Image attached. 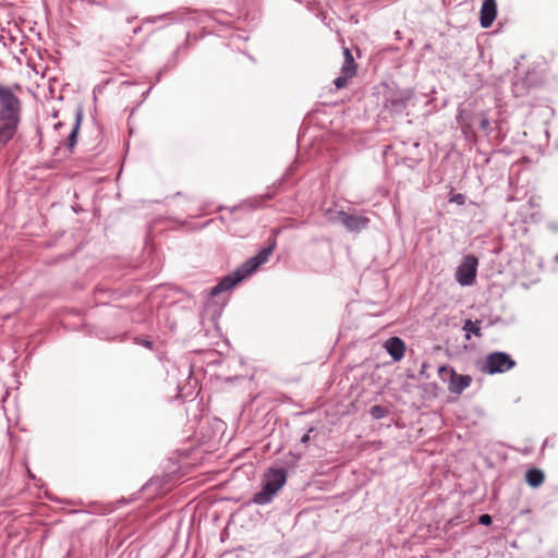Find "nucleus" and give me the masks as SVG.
Returning a JSON list of instances; mask_svg holds the SVG:
<instances>
[{
  "instance_id": "0eeeda50",
  "label": "nucleus",
  "mask_w": 558,
  "mask_h": 558,
  "mask_svg": "<svg viewBox=\"0 0 558 558\" xmlns=\"http://www.w3.org/2000/svg\"><path fill=\"white\" fill-rule=\"evenodd\" d=\"M439 375L441 377L448 375L450 377L448 389L452 393H461L464 389H466L471 383L472 378L469 375H458L454 369L450 366H440Z\"/></svg>"
},
{
  "instance_id": "aec40b11",
  "label": "nucleus",
  "mask_w": 558,
  "mask_h": 558,
  "mask_svg": "<svg viewBox=\"0 0 558 558\" xmlns=\"http://www.w3.org/2000/svg\"><path fill=\"white\" fill-rule=\"evenodd\" d=\"M312 430H313V428H311L305 435L302 436V438H301L302 444H307L310 441V433Z\"/></svg>"
},
{
  "instance_id": "2eb2a0df",
  "label": "nucleus",
  "mask_w": 558,
  "mask_h": 558,
  "mask_svg": "<svg viewBox=\"0 0 558 558\" xmlns=\"http://www.w3.org/2000/svg\"><path fill=\"white\" fill-rule=\"evenodd\" d=\"M463 330L466 332V338H470V333H473L476 337H482L481 332V322L480 320H471L468 319L464 323Z\"/></svg>"
},
{
  "instance_id": "f03ea898",
  "label": "nucleus",
  "mask_w": 558,
  "mask_h": 558,
  "mask_svg": "<svg viewBox=\"0 0 558 558\" xmlns=\"http://www.w3.org/2000/svg\"><path fill=\"white\" fill-rule=\"evenodd\" d=\"M287 482V471L282 468H270L263 476L262 489L253 496L252 501L259 506L272 501L277 493Z\"/></svg>"
},
{
  "instance_id": "20e7f679",
  "label": "nucleus",
  "mask_w": 558,
  "mask_h": 558,
  "mask_svg": "<svg viewBox=\"0 0 558 558\" xmlns=\"http://www.w3.org/2000/svg\"><path fill=\"white\" fill-rule=\"evenodd\" d=\"M515 365L512 357L505 352H494L487 355L484 364L482 365V372L486 374L505 373L511 369Z\"/></svg>"
},
{
  "instance_id": "f8f14e48",
  "label": "nucleus",
  "mask_w": 558,
  "mask_h": 558,
  "mask_svg": "<svg viewBox=\"0 0 558 558\" xmlns=\"http://www.w3.org/2000/svg\"><path fill=\"white\" fill-rule=\"evenodd\" d=\"M384 347L393 361H400L404 356L405 344L398 337L389 338Z\"/></svg>"
},
{
  "instance_id": "ddd939ff",
  "label": "nucleus",
  "mask_w": 558,
  "mask_h": 558,
  "mask_svg": "<svg viewBox=\"0 0 558 558\" xmlns=\"http://www.w3.org/2000/svg\"><path fill=\"white\" fill-rule=\"evenodd\" d=\"M82 120H83V110L82 108H78L75 112V123L73 125V129L69 135V148L72 149L75 144H76V141H77V134H78V131H80V128H81V124H82Z\"/></svg>"
},
{
  "instance_id": "9d476101",
  "label": "nucleus",
  "mask_w": 558,
  "mask_h": 558,
  "mask_svg": "<svg viewBox=\"0 0 558 558\" xmlns=\"http://www.w3.org/2000/svg\"><path fill=\"white\" fill-rule=\"evenodd\" d=\"M410 99L408 92H390L385 99V107L395 112H401Z\"/></svg>"
},
{
  "instance_id": "dca6fc26",
  "label": "nucleus",
  "mask_w": 558,
  "mask_h": 558,
  "mask_svg": "<svg viewBox=\"0 0 558 558\" xmlns=\"http://www.w3.org/2000/svg\"><path fill=\"white\" fill-rule=\"evenodd\" d=\"M369 413L374 418L379 420L386 416L387 410L381 405H373Z\"/></svg>"
},
{
  "instance_id": "39448f33",
  "label": "nucleus",
  "mask_w": 558,
  "mask_h": 558,
  "mask_svg": "<svg viewBox=\"0 0 558 558\" xmlns=\"http://www.w3.org/2000/svg\"><path fill=\"white\" fill-rule=\"evenodd\" d=\"M478 259L474 255H466L456 271V280L462 287L472 286L477 274Z\"/></svg>"
},
{
  "instance_id": "7ed1b4c3",
  "label": "nucleus",
  "mask_w": 558,
  "mask_h": 558,
  "mask_svg": "<svg viewBox=\"0 0 558 558\" xmlns=\"http://www.w3.org/2000/svg\"><path fill=\"white\" fill-rule=\"evenodd\" d=\"M22 104L12 89L0 84V117L21 118Z\"/></svg>"
},
{
  "instance_id": "f257e3e1",
  "label": "nucleus",
  "mask_w": 558,
  "mask_h": 558,
  "mask_svg": "<svg viewBox=\"0 0 558 558\" xmlns=\"http://www.w3.org/2000/svg\"><path fill=\"white\" fill-rule=\"evenodd\" d=\"M274 247L275 244L264 247L255 256L244 262L235 271L223 277L215 287L211 288L210 295L216 296L221 292L231 290L239 282L253 274L260 265L268 260Z\"/></svg>"
},
{
  "instance_id": "4468645a",
  "label": "nucleus",
  "mask_w": 558,
  "mask_h": 558,
  "mask_svg": "<svg viewBox=\"0 0 558 558\" xmlns=\"http://www.w3.org/2000/svg\"><path fill=\"white\" fill-rule=\"evenodd\" d=\"M544 480L545 475L539 469H530L525 473V481L533 488L541 486Z\"/></svg>"
},
{
  "instance_id": "4be33fe9",
  "label": "nucleus",
  "mask_w": 558,
  "mask_h": 558,
  "mask_svg": "<svg viewBox=\"0 0 558 558\" xmlns=\"http://www.w3.org/2000/svg\"><path fill=\"white\" fill-rule=\"evenodd\" d=\"M555 259L558 262V254L556 255Z\"/></svg>"
},
{
  "instance_id": "423d86ee",
  "label": "nucleus",
  "mask_w": 558,
  "mask_h": 558,
  "mask_svg": "<svg viewBox=\"0 0 558 558\" xmlns=\"http://www.w3.org/2000/svg\"><path fill=\"white\" fill-rule=\"evenodd\" d=\"M343 57L344 60L341 66V73L333 81V84L337 89H342L347 87L349 80L356 74V63L353 59L351 51L347 47L343 48Z\"/></svg>"
},
{
  "instance_id": "6ab92c4d",
  "label": "nucleus",
  "mask_w": 558,
  "mask_h": 558,
  "mask_svg": "<svg viewBox=\"0 0 558 558\" xmlns=\"http://www.w3.org/2000/svg\"><path fill=\"white\" fill-rule=\"evenodd\" d=\"M478 523L482 525H490L492 524V517L489 514H482L478 518Z\"/></svg>"
},
{
  "instance_id": "6e6552de",
  "label": "nucleus",
  "mask_w": 558,
  "mask_h": 558,
  "mask_svg": "<svg viewBox=\"0 0 558 558\" xmlns=\"http://www.w3.org/2000/svg\"><path fill=\"white\" fill-rule=\"evenodd\" d=\"M21 118L0 117V145H7L16 134Z\"/></svg>"
},
{
  "instance_id": "a211bd4d",
  "label": "nucleus",
  "mask_w": 558,
  "mask_h": 558,
  "mask_svg": "<svg viewBox=\"0 0 558 558\" xmlns=\"http://www.w3.org/2000/svg\"><path fill=\"white\" fill-rule=\"evenodd\" d=\"M450 202L452 203H456L458 205H463L464 202H465V197L463 194H454L451 198H450Z\"/></svg>"
},
{
  "instance_id": "9b49d317",
  "label": "nucleus",
  "mask_w": 558,
  "mask_h": 558,
  "mask_svg": "<svg viewBox=\"0 0 558 558\" xmlns=\"http://www.w3.org/2000/svg\"><path fill=\"white\" fill-rule=\"evenodd\" d=\"M497 4L495 0H484L481 8V26L488 28L496 19Z\"/></svg>"
},
{
  "instance_id": "1a4fd4ad",
  "label": "nucleus",
  "mask_w": 558,
  "mask_h": 558,
  "mask_svg": "<svg viewBox=\"0 0 558 558\" xmlns=\"http://www.w3.org/2000/svg\"><path fill=\"white\" fill-rule=\"evenodd\" d=\"M338 219L350 231H361L369 222V219L366 217L351 215L342 210L338 213Z\"/></svg>"
},
{
  "instance_id": "f3484780",
  "label": "nucleus",
  "mask_w": 558,
  "mask_h": 558,
  "mask_svg": "<svg viewBox=\"0 0 558 558\" xmlns=\"http://www.w3.org/2000/svg\"><path fill=\"white\" fill-rule=\"evenodd\" d=\"M480 128L487 134L492 131L489 119L484 113L481 114Z\"/></svg>"
},
{
  "instance_id": "412c9836",
  "label": "nucleus",
  "mask_w": 558,
  "mask_h": 558,
  "mask_svg": "<svg viewBox=\"0 0 558 558\" xmlns=\"http://www.w3.org/2000/svg\"><path fill=\"white\" fill-rule=\"evenodd\" d=\"M141 344H142V345H144V347H146V348H148V349H151V348H153V342H151V341H149V340H143V341L141 342Z\"/></svg>"
}]
</instances>
